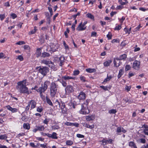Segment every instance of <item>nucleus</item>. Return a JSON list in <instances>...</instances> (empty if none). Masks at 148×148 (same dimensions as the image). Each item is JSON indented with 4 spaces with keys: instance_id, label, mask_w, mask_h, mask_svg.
Wrapping results in <instances>:
<instances>
[{
    "instance_id": "obj_1",
    "label": "nucleus",
    "mask_w": 148,
    "mask_h": 148,
    "mask_svg": "<svg viewBox=\"0 0 148 148\" xmlns=\"http://www.w3.org/2000/svg\"><path fill=\"white\" fill-rule=\"evenodd\" d=\"M24 82H25V80L18 83V88L19 89L20 92L28 94H29V92L28 88L26 86L25 83L24 84H23Z\"/></svg>"
},
{
    "instance_id": "obj_2",
    "label": "nucleus",
    "mask_w": 148,
    "mask_h": 148,
    "mask_svg": "<svg viewBox=\"0 0 148 148\" xmlns=\"http://www.w3.org/2000/svg\"><path fill=\"white\" fill-rule=\"evenodd\" d=\"M58 85L55 82H52L50 85V95L51 97H54L56 94L58 88Z\"/></svg>"
},
{
    "instance_id": "obj_3",
    "label": "nucleus",
    "mask_w": 148,
    "mask_h": 148,
    "mask_svg": "<svg viewBox=\"0 0 148 148\" xmlns=\"http://www.w3.org/2000/svg\"><path fill=\"white\" fill-rule=\"evenodd\" d=\"M89 100L87 99L85 102L82 105V109L80 111V113L84 114H88L89 113V110L88 108Z\"/></svg>"
},
{
    "instance_id": "obj_4",
    "label": "nucleus",
    "mask_w": 148,
    "mask_h": 148,
    "mask_svg": "<svg viewBox=\"0 0 148 148\" xmlns=\"http://www.w3.org/2000/svg\"><path fill=\"white\" fill-rule=\"evenodd\" d=\"M50 84L49 81H46L43 84L41 85V86L38 89L36 90L37 92H44L47 89L48 86Z\"/></svg>"
},
{
    "instance_id": "obj_5",
    "label": "nucleus",
    "mask_w": 148,
    "mask_h": 148,
    "mask_svg": "<svg viewBox=\"0 0 148 148\" xmlns=\"http://www.w3.org/2000/svg\"><path fill=\"white\" fill-rule=\"evenodd\" d=\"M38 68H40L38 69L39 72L43 76H45L49 71V68L46 66H40Z\"/></svg>"
},
{
    "instance_id": "obj_6",
    "label": "nucleus",
    "mask_w": 148,
    "mask_h": 148,
    "mask_svg": "<svg viewBox=\"0 0 148 148\" xmlns=\"http://www.w3.org/2000/svg\"><path fill=\"white\" fill-rule=\"evenodd\" d=\"M56 103H57L59 106V107L61 108L62 113L63 114L66 113L67 110L64 103L61 102L60 103L58 100H56Z\"/></svg>"
},
{
    "instance_id": "obj_7",
    "label": "nucleus",
    "mask_w": 148,
    "mask_h": 148,
    "mask_svg": "<svg viewBox=\"0 0 148 148\" xmlns=\"http://www.w3.org/2000/svg\"><path fill=\"white\" fill-rule=\"evenodd\" d=\"M87 22L85 21L84 23H82L81 22L78 26L76 29L78 31H82L85 30L86 28V27L85 26L87 23Z\"/></svg>"
},
{
    "instance_id": "obj_8",
    "label": "nucleus",
    "mask_w": 148,
    "mask_h": 148,
    "mask_svg": "<svg viewBox=\"0 0 148 148\" xmlns=\"http://www.w3.org/2000/svg\"><path fill=\"white\" fill-rule=\"evenodd\" d=\"M41 63L45 64L46 65H48L51 68H52L53 67H54L53 63L51 61L45 60H41Z\"/></svg>"
},
{
    "instance_id": "obj_9",
    "label": "nucleus",
    "mask_w": 148,
    "mask_h": 148,
    "mask_svg": "<svg viewBox=\"0 0 148 148\" xmlns=\"http://www.w3.org/2000/svg\"><path fill=\"white\" fill-rule=\"evenodd\" d=\"M140 63V62L137 60L135 61L133 64V68L136 70H138L139 68Z\"/></svg>"
},
{
    "instance_id": "obj_10",
    "label": "nucleus",
    "mask_w": 148,
    "mask_h": 148,
    "mask_svg": "<svg viewBox=\"0 0 148 148\" xmlns=\"http://www.w3.org/2000/svg\"><path fill=\"white\" fill-rule=\"evenodd\" d=\"M86 97V94L83 92H81L79 95L77 97L79 100H84L85 99Z\"/></svg>"
},
{
    "instance_id": "obj_11",
    "label": "nucleus",
    "mask_w": 148,
    "mask_h": 148,
    "mask_svg": "<svg viewBox=\"0 0 148 148\" xmlns=\"http://www.w3.org/2000/svg\"><path fill=\"white\" fill-rule=\"evenodd\" d=\"M65 90L66 92L68 91V92L71 93L74 91V88L71 85H68L65 88Z\"/></svg>"
},
{
    "instance_id": "obj_12",
    "label": "nucleus",
    "mask_w": 148,
    "mask_h": 148,
    "mask_svg": "<svg viewBox=\"0 0 148 148\" xmlns=\"http://www.w3.org/2000/svg\"><path fill=\"white\" fill-rule=\"evenodd\" d=\"M42 55L41 49L40 48H38L36 51V52L35 54L37 58H38Z\"/></svg>"
},
{
    "instance_id": "obj_13",
    "label": "nucleus",
    "mask_w": 148,
    "mask_h": 148,
    "mask_svg": "<svg viewBox=\"0 0 148 148\" xmlns=\"http://www.w3.org/2000/svg\"><path fill=\"white\" fill-rule=\"evenodd\" d=\"M7 109L11 111L12 112H17L18 110L15 108H13L9 105H8L6 106Z\"/></svg>"
},
{
    "instance_id": "obj_14",
    "label": "nucleus",
    "mask_w": 148,
    "mask_h": 148,
    "mask_svg": "<svg viewBox=\"0 0 148 148\" xmlns=\"http://www.w3.org/2000/svg\"><path fill=\"white\" fill-rule=\"evenodd\" d=\"M29 104H30H30H31V108L33 109L35 107L36 103L34 100H32L29 102Z\"/></svg>"
},
{
    "instance_id": "obj_15",
    "label": "nucleus",
    "mask_w": 148,
    "mask_h": 148,
    "mask_svg": "<svg viewBox=\"0 0 148 148\" xmlns=\"http://www.w3.org/2000/svg\"><path fill=\"white\" fill-rule=\"evenodd\" d=\"M50 47L51 48L52 51H56L58 49V47L55 45H54V44L53 43L50 44Z\"/></svg>"
},
{
    "instance_id": "obj_16",
    "label": "nucleus",
    "mask_w": 148,
    "mask_h": 148,
    "mask_svg": "<svg viewBox=\"0 0 148 148\" xmlns=\"http://www.w3.org/2000/svg\"><path fill=\"white\" fill-rule=\"evenodd\" d=\"M64 61V57L62 56H61L59 58L58 61L60 62L59 65L60 66H62L63 65V63Z\"/></svg>"
},
{
    "instance_id": "obj_17",
    "label": "nucleus",
    "mask_w": 148,
    "mask_h": 148,
    "mask_svg": "<svg viewBox=\"0 0 148 148\" xmlns=\"http://www.w3.org/2000/svg\"><path fill=\"white\" fill-rule=\"evenodd\" d=\"M62 79H64L65 80H69L70 79H75V77H71L68 76H64L62 77Z\"/></svg>"
},
{
    "instance_id": "obj_18",
    "label": "nucleus",
    "mask_w": 148,
    "mask_h": 148,
    "mask_svg": "<svg viewBox=\"0 0 148 148\" xmlns=\"http://www.w3.org/2000/svg\"><path fill=\"white\" fill-rule=\"evenodd\" d=\"M39 40L42 43H44V42L45 38L44 37V34H41Z\"/></svg>"
},
{
    "instance_id": "obj_19",
    "label": "nucleus",
    "mask_w": 148,
    "mask_h": 148,
    "mask_svg": "<svg viewBox=\"0 0 148 148\" xmlns=\"http://www.w3.org/2000/svg\"><path fill=\"white\" fill-rule=\"evenodd\" d=\"M116 60H117V61L118 62L119 60H121L120 59V58H117L114 59V66H116V67H117L120 65V64H119V63L118 65H117V62L116 61Z\"/></svg>"
},
{
    "instance_id": "obj_20",
    "label": "nucleus",
    "mask_w": 148,
    "mask_h": 148,
    "mask_svg": "<svg viewBox=\"0 0 148 148\" xmlns=\"http://www.w3.org/2000/svg\"><path fill=\"white\" fill-rule=\"evenodd\" d=\"M50 56V54L49 53L45 52H43L42 53V55L41 56V57L42 58H45L47 57H49Z\"/></svg>"
},
{
    "instance_id": "obj_21",
    "label": "nucleus",
    "mask_w": 148,
    "mask_h": 148,
    "mask_svg": "<svg viewBox=\"0 0 148 148\" xmlns=\"http://www.w3.org/2000/svg\"><path fill=\"white\" fill-rule=\"evenodd\" d=\"M86 71L88 73H92L95 72L96 70L95 69L88 68L86 69Z\"/></svg>"
},
{
    "instance_id": "obj_22",
    "label": "nucleus",
    "mask_w": 148,
    "mask_h": 148,
    "mask_svg": "<svg viewBox=\"0 0 148 148\" xmlns=\"http://www.w3.org/2000/svg\"><path fill=\"white\" fill-rule=\"evenodd\" d=\"M129 145L130 146L133 148H137L135 143L132 141L130 142L129 143Z\"/></svg>"
},
{
    "instance_id": "obj_23",
    "label": "nucleus",
    "mask_w": 148,
    "mask_h": 148,
    "mask_svg": "<svg viewBox=\"0 0 148 148\" xmlns=\"http://www.w3.org/2000/svg\"><path fill=\"white\" fill-rule=\"evenodd\" d=\"M46 98L47 103L50 106H53V103L50 99L47 96H46Z\"/></svg>"
},
{
    "instance_id": "obj_24",
    "label": "nucleus",
    "mask_w": 148,
    "mask_h": 148,
    "mask_svg": "<svg viewBox=\"0 0 148 148\" xmlns=\"http://www.w3.org/2000/svg\"><path fill=\"white\" fill-rule=\"evenodd\" d=\"M64 80V79H62V78L61 79H60L59 80L58 79V80L60 81V82L62 83V85L64 87H66L67 83Z\"/></svg>"
},
{
    "instance_id": "obj_25",
    "label": "nucleus",
    "mask_w": 148,
    "mask_h": 148,
    "mask_svg": "<svg viewBox=\"0 0 148 148\" xmlns=\"http://www.w3.org/2000/svg\"><path fill=\"white\" fill-rule=\"evenodd\" d=\"M84 126L87 128L92 129L94 127V125L92 124V125H89L86 123L84 124Z\"/></svg>"
},
{
    "instance_id": "obj_26",
    "label": "nucleus",
    "mask_w": 148,
    "mask_h": 148,
    "mask_svg": "<svg viewBox=\"0 0 148 148\" xmlns=\"http://www.w3.org/2000/svg\"><path fill=\"white\" fill-rule=\"evenodd\" d=\"M112 62V61L110 60H109L106 62H105L104 63V65L105 66H108L110 65V64Z\"/></svg>"
},
{
    "instance_id": "obj_27",
    "label": "nucleus",
    "mask_w": 148,
    "mask_h": 148,
    "mask_svg": "<svg viewBox=\"0 0 148 148\" xmlns=\"http://www.w3.org/2000/svg\"><path fill=\"white\" fill-rule=\"evenodd\" d=\"M23 127L26 129L29 130L30 128V126L29 123H24L23 125Z\"/></svg>"
},
{
    "instance_id": "obj_28",
    "label": "nucleus",
    "mask_w": 148,
    "mask_h": 148,
    "mask_svg": "<svg viewBox=\"0 0 148 148\" xmlns=\"http://www.w3.org/2000/svg\"><path fill=\"white\" fill-rule=\"evenodd\" d=\"M123 69H121L119 71V74L118 75V78H119L122 76L123 74Z\"/></svg>"
},
{
    "instance_id": "obj_29",
    "label": "nucleus",
    "mask_w": 148,
    "mask_h": 148,
    "mask_svg": "<svg viewBox=\"0 0 148 148\" xmlns=\"http://www.w3.org/2000/svg\"><path fill=\"white\" fill-rule=\"evenodd\" d=\"M36 128H37V130L39 131H41L44 130L45 129L44 127L43 126H36Z\"/></svg>"
},
{
    "instance_id": "obj_30",
    "label": "nucleus",
    "mask_w": 148,
    "mask_h": 148,
    "mask_svg": "<svg viewBox=\"0 0 148 148\" xmlns=\"http://www.w3.org/2000/svg\"><path fill=\"white\" fill-rule=\"evenodd\" d=\"M86 16H87V17L88 18H90L91 19H94V16H93V15H92L90 13H89L87 14L86 15Z\"/></svg>"
},
{
    "instance_id": "obj_31",
    "label": "nucleus",
    "mask_w": 148,
    "mask_h": 148,
    "mask_svg": "<svg viewBox=\"0 0 148 148\" xmlns=\"http://www.w3.org/2000/svg\"><path fill=\"white\" fill-rule=\"evenodd\" d=\"M7 138V136L6 134L1 135L0 136V139L5 140Z\"/></svg>"
},
{
    "instance_id": "obj_32",
    "label": "nucleus",
    "mask_w": 148,
    "mask_h": 148,
    "mask_svg": "<svg viewBox=\"0 0 148 148\" xmlns=\"http://www.w3.org/2000/svg\"><path fill=\"white\" fill-rule=\"evenodd\" d=\"M57 134L56 132H53L52 134V138L54 139H57L58 137L57 136Z\"/></svg>"
},
{
    "instance_id": "obj_33",
    "label": "nucleus",
    "mask_w": 148,
    "mask_h": 148,
    "mask_svg": "<svg viewBox=\"0 0 148 148\" xmlns=\"http://www.w3.org/2000/svg\"><path fill=\"white\" fill-rule=\"evenodd\" d=\"M126 55L125 54H123L120 56V59L121 60H124L126 58Z\"/></svg>"
},
{
    "instance_id": "obj_34",
    "label": "nucleus",
    "mask_w": 148,
    "mask_h": 148,
    "mask_svg": "<svg viewBox=\"0 0 148 148\" xmlns=\"http://www.w3.org/2000/svg\"><path fill=\"white\" fill-rule=\"evenodd\" d=\"M94 119V118L92 116H86V120L87 121H91V120H92Z\"/></svg>"
},
{
    "instance_id": "obj_35",
    "label": "nucleus",
    "mask_w": 148,
    "mask_h": 148,
    "mask_svg": "<svg viewBox=\"0 0 148 148\" xmlns=\"http://www.w3.org/2000/svg\"><path fill=\"white\" fill-rule=\"evenodd\" d=\"M36 27L35 26L34 27V30H32L31 32H30L29 33V34H33L35 33L36 31L37 30V29H36Z\"/></svg>"
},
{
    "instance_id": "obj_36",
    "label": "nucleus",
    "mask_w": 148,
    "mask_h": 148,
    "mask_svg": "<svg viewBox=\"0 0 148 148\" xmlns=\"http://www.w3.org/2000/svg\"><path fill=\"white\" fill-rule=\"evenodd\" d=\"M73 144V141L70 140H67L66 142V144L68 145H72Z\"/></svg>"
},
{
    "instance_id": "obj_37",
    "label": "nucleus",
    "mask_w": 148,
    "mask_h": 148,
    "mask_svg": "<svg viewBox=\"0 0 148 148\" xmlns=\"http://www.w3.org/2000/svg\"><path fill=\"white\" fill-rule=\"evenodd\" d=\"M52 128L53 130H57L60 129V127L58 125H53L51 127Z\"/></svg>"
},
{
    "instance_id": "obj_38",
    "label": "nucleus",
    "mask_w": 148,
    "mask_h": 148,
    "mask_svg": "<svg viewBox=\"0 0 148 148\" xmlns=\"http://www.w3.org/2000/svg\"><path fill=\"white\" fill-rule=\"evenodd\" d=\"M16 59H18L20 60L21 61H22L23 60V58L21 55H19L17 56Z\"/></svg>"
},
{
    "instance_id": "obj_39",
    "label": "nucleus",
    "mask_w": 148,
    "mask_h": 148,
    "mask_svg": "<svg viewBox=\"0 0 148 148\" xmlns=\"http://www.w3.org/2000/svg\"><path fill=\"white\" fill-rule=\"evenodd\" d=\"M79 71L78 70L74 71H73V75H78L79 73Z\"/></svg>"
},
{
    "instance_id": "obj_40",
    "label": "nucleus",
    "mask_w": 148,
    "mask_h": 148,
    "mask_svg": "<svg viewBox=\"0 0 148 148\" xmlns=\"http://www.w3.org/2000/svg\"><path fill=\"white\" fill-rule=\"evenodd\" d=\"M112 78V77L111 76H108V75L107 77L104 79V82H106L108 81H109Z\"/></svg>"
},
{
    "instance_id": "obj_41",
    "label": "nucleus",
    "mask_w": 148,
    "mask_h": 148,
    "mask_svg": "<svg viewBox=\"0 0 148 148\" xmlns=\"http://www.w3.org/2000/svg\"><path fill=\"white\" fill-rule=\"evenodd\" d=\"M40 92V96L41 98L43 100H45V96L43 95L42 94L43 92Z\"/></svg>"
},
{
    "instance_id": "obj_42",
    "label": "nucleus",
    "mask_w": 148,
    "mask_h": 148,
    "mask_svg": "<svg viewBox=\"0 0 148 148\" xmlns=\"http://www.w3.org/2000/svg\"><path fill=\"white\" fill-rule=\"evenodd\" d=\"M109 112L110 114H115L116 112V110L112 109L109 110Z\"/></svg>"
},
{
    "instance_id": "obj_43",
    "label": "nucleus",
    "mask_w": 148,
    "mask_h": 148,
    "mask_svg": "<svg viewBox=\"0 0 148 148\" xmlns=\"http://www.w3.org/2000/svg\"><path fill=\"white\" fill-rule=\"evenodd\" d=\"M121 28V25H119L118 26H117L115 27L114 28V29L115 30H120Z\"/></svg>"
},
{
    "instance_id": "obj_44",
    "label": "nucleus",
    "mask_w": 148,
    "mask_h": 148,
    "mask_svg": "<svg viewBox=\"0 0 148 148\" xmlns=\"http://www.w3.org/2000/svg\"><path fill=\"white\" fill-rule=\"evenodd\" d=\"M131 67L129 65H127L125 66V71H127L130 70Z\"/></svg>"
},
{
    "instance_id": "obj_45",
    "label": "nucleus",
    "mask_w": 148,
    "mask_h": 148,
    "mask_svg": "<svg viewBox=\"0 0 148 148\" xmlns=\"http://www.w3.org/2000/svg\"><path fill=\"white\" fill-rule=\"evenodd\" d=\"M5 18V14H1L0 15V18L1 21H2Z\"/></svg>"
},
{
    "instance_id": "obj_46",
    "label": "nucleus",
    "mask_w": 148,
    "mask_h": 148,
    "mask_svg": "<svg viewBox=\"0 0 148 148\" xmlns=\"http://www.w3.org/2000/svg\"><path fill=\"white\" fill-rule=\"evenodd\" d=\"M25 44V42L24 41H19L17 42L16 43V44L17 45H21L22 44Z\"/></svg>"
},
{
    "instance_id": "obj_47",
    "label": "nucleus",
    "mask_w": 148,
    "mask_h": 148,
    "mask_svg": "<svg viewBox=\"0 0 148 148\" xmlns=\"http://www.w3.org/2000/svg\"><path fill=\"white\" fill-rule=\"evenodd\" d=\"M100 87L103 89L105 90H108V87L107 86H100Z\"/></svg>"
},
{
    "instance_id": "obj_48",
    "label": "nucleus",
    "mask_w": 148,
    "mask_h": 148,
    "mask_svg": "<svg viewBox=\"0 0 148 148\" xmlns=\"http://www.w3.org/2000/svg\"><path fill=\"white\" fill-rule=\"evenodd\" d=\"M76 136L79 138H84V135L80 134H77Z\"/></svg>"
},
{
    "instance_id": "obj_49",
    "label": "nucleus",
    "mask_w": 148,
    "mask_h": 148,
    "mask_svg": "<svg viewBox=\"0 0 148 148\" xmlns=\"http://www.w3.org/2000/svg\"><path fill=\"white\" fill-rule=\"evenodd\" d=\"M139 141L143 143H145L146 140L145 139L143 138H140Z\"/></svg>"
},
{
    "instance_id": "obj_50",
    "label": "nucleus",
    "mask_w": 148,
    "mask_h": 148,
    "mask_svg": "<svg viewBox=\"0 0 148 148\" xmlns=\"http://www.w3.org/2000/svg\"><path fill=\"white\" fill-rule=\"evenodd\" d=\"M108 140H106L105 139H103L101 141L103 143V145H105L107 143Z\"/></svg>"
},
{
    "instance_id": "obj_51",
    "label": "nucleus",
    "mask_w": 148,
    "mask_h": 148,
    "mask_svg": "<svg viewBox=\"0 0 148 148\" xmlns=\"http://www.w3.org/2000/svg\"><path fill=\"white\" fill-rule=\"evenodd\" d=\"M79 124L77 123H72V125L74 126L75 127H78L79 126Z\"/></svg>"
},
{
    "instance_id": "obj_52",
    "label": "nucleus",
    "mask_w": 148,
    "mask_h": 148,
    "mask_svg": "<svg viewBox=\"0 0 148 148\" xmlns=\"http://www.w3.org/2000/svg\"><path fill=\"white\" fill-rule=\"evenodd\" d=\"M121 128L120 127H118L116 130V132L118 133L121 132Z\"/></svg>"
},
{
    "instance_id": "obj_53",
    "label": "nucleus",
    "mask_w": 148,
    "mask_h": 148,
    "mask_svg": "<svg viewBox=\"0 0 148 148\" xmlns=\"http://www.w3.org/2000/svg\"><path fill=\"white\" fill-rule=\"evenodd\" d=\"M110 32H109V34L107 35V37L109 40L111 39L112 38V34H109Z\"/></svg>"
},
{
    "instance_id": "obj_54",
    "label": "nucleus",
    "mask_w": 148,
    "mask_h": 148,
    "mask_svg": "<svg viewBox=\"0 0 148 148\" xmlns=\"http://www.w3.org/2000/svg\"><path fill=\"white\" fill-rule=\"evenodd\" d=\"M80 79L81 80L84 82H85L86 81V80H85V78L84 76H82L80 77Z\"/></svg>"
},
{
    "instance_id": "obj_55",
    "label": "nucleus",
    "mask_w": 148,
    "mask_h": 148,
    "mask_svg": "<svg viewBox=\"0 0 148 148\" xmlns=\"http://www.w3.org/2000/svg\"><path fill=\"white\" fill-rule=\"evenodd\" d=\"M63 44L66 49H69L68 46L66 44L64 41L63 42Z\"/></svg>"
},
{
    "instance_id": "obj_56",
    "label": "nucleus",
    "mask_w": 148,
    "mask_h": 148,
    "mask_svg": "<svg viewBox=\"0 0 148 148\" xmlns=\"http://www.w3.org/2000/svg\"><path fill=\"white\" fill-rule=\"evenodd\" d=\"M97 33L95 32H92L91 34V36H97Z\"/></svg>"
},
{
    "instance_id": "obj_57",
    "label": "nucleus",
    "mask_w": 148,
    "mask_h": 148,
    "mask_svg": "<svg viewBox=\"0 0 148 148\" xmlns=\"http://www.w3.org/2000/svg\"><path fill=\"white\" fill-rule=\"evenodd\" d=\"M144 132L145 135H148V129L144 130Z\"/></svg>"
},
{
    "instance_id": "obj_58",
    "label": "nucleus",
    "mask_w": 148,
    "mask_h": 148,
    "mask_svg": "<svg viewBox=\"0 0 148 148\" xmlns=\"http://www.w3.org/2000/svg\"><path fill=\"white\" fill-rule=\"evenodd\" d=\"M131 88V87L130 86H126L125 87V89L127 90V91H128L130 90Z\"/></svg>"
},
{
    "instance_id": "obj_59",
    "label": "nucleus",
    "mask_w": 148,
    "mask_h": 148,
    "mask_svg": "<svg viewBox=\"0 0 148 148\" xmlns=\"http://www.w3.org/2000/svg\"><path fill=\"white\" fill-rule=\"evenodd\" d=\"M11 16L12 17V18L13 19L16 18L17 17L16 15L14 13H13V14H11Z\"/></svg>"
},
{
    "instance_id": "obj_60",
    "label": "nucleus",
    "mask_w": 148,
    "mask_h": 148,
    "mask_svg": "<svg viewBox=\"0 0 148 148\" xmlns=\"http://www.w3.org/2000/svg\"><path fill=\"white\" fill-rule=\"evenodd\" d=\"M24 49L26 50H28L29 49V46L27 45H25L24 46Z\"/></svg>"
},
{
    "instance_id": "obj_61",
    "label": "nucleus",
    "mask_w": 148,
    "mask_h": 148,
    "mask_svg": "<svg viewBox=\"0 0 148 148\" xmlns=\"http://www.w3.org/2000/svg\"><path fill=\"white\" fill-rule=\"evenodd\" d=\"M72 123L69 122H66L65 123V124L67 126H71L72 125Z\"/></svg>"
},
{
    "instance_id": "obj_62",
    "label": "nucleus",
    "mask_w": 148,
    "mask_h": 148,
    "mask_svg": "<svg viewBox=\"0 0 148 148\" xmlns=\"http://www.w3.org/2000/svg\"><path fill=\"white\" fill-rule=\"evenodd\" d=\"M42 110V108H40L39 107H38L37 109V111L41 112Z\"/></svg>"
},
{
    "instance_id": "obj_63",
    "label": "nucleus",
    "mask_w": 148,
    "mask_h": 148,
    "mask_svg": "<svg viewBox=\"0 0 148 148\" xmlns=\"http://www.w3.org/2000/svg\"><path fill=\"white\" fill-rule=\"evenodd\" d=\"M49 121V120L46 119L44 120V121L43 122V123L45 124H47Z\"/></svg>"
},
{
    "instance_id": "obj_64",
    "label": "nucleus",
    "mask_w": 148,
    "mask_h": 148,
    "mask_svg": "<svg viewBox=\"0 0 148 148\" xmlns=\"http://www.w3.org/2000/svg\"><path fill=\"white\" fill-rule=\"evenodd\" d=\"M46 145H45L44 144H40V146L41 147H43L44 148H47V144H45Z\"/></svg>"
}]
</instances>
